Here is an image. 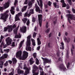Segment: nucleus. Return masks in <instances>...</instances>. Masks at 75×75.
<instances>
[{
    "instance_id": "nucleus-59",
    "label": "nucleus",
    "mask_w": 75,
    "mask_h": 75,
    "mask_svg": "<svg viewBox=\"0 0 75 75\" xmlns=\"http://www.w3.org/2000/svg\"><path fill=\"white\" fill-rule=\"evenodd\" d=\"M61 2L62 3V4L65 3V2H64V0H62L61 1Z\"/></svg>"
},
{
    "instance_id": "nucleus-13",
    "label": "nucleus",
    "mask_w": 75,
    "mask_h": 75,
    "mask_svg": "<svg viewBox=\"0 0 75 75\" xmlns=\"http://www.w3.org/2000/svg\"><path fill=\"white\" fill-rule=\"evenodd\" d=\"M10 2V1H8V2L5 3V4H4V8L6 9L9 7V3Z\"/></svg>"
},
{
    "instance_id": "nucleus-42",
    "label": "nucleus",
    "mask_w": 75,
    "mask_h": 75,
    "mask_svg": "<svg viewBox=\"0 0 75 75\" xmlns=\"http://www.w3.org/2000/svg\"><path fill=\"white\" fill-rule=\"evenodd\" d=\"M36 35H37V33L34 32L33 33V38L35 37Z\"/></svg>"
},
{
    "instance_id": "nucleus-22",
    "label": "nucleus",
    "mask_w": 75,
    "mask_h": 75,
    "mask_svg": "<svg viewBox=\"0 0 75 75\" xmlns=\"http://www.w3.org/2000/svg\"><path fill=\"white\" fill-rule=\"evenodd\" d=\"M24 40H23L22 41H21V42L20 43L19 47V49H20L21 47H22V44L24 43Z\"/></svg>"
},
{
    "instance_id": "nucleus-33",
    "label": "nucleus",
    "mask_w": 75,
    "mask_h": 75,
    "mask_svg": "<svg viewBox=\"0 0 75 75\" xmlns=\"http://www.w3.org/2000/svg\"><path fill=\"white\" fill-rule=\"evenodd\" d=\"M36 60V64L37 65H39V63H40L39 62V60H38V59L37 58H36L35 59Z\"/></svg>"
},
{
    "instance_id": "nucleus-8",
    "label": "nucleus",
    "mask_w": 75,
    "mask_h": 75,
    "mask_svg": "<svg viewBox=\"0 0 75 75\" xmlns=\"http://www.w3.org/2000/svg\"><path fill=\"white\" fill-rule=\"evenodd\" d=\"M23 55L22 57H21V59L24 60L25 59H26L28 57V53L25 51L23 52Z\"/></svg>"
},
{
    "instance_id": "nucleus-4",
    "label": "nucleus",
    "mask_w": 75,
    "mask_h": 75,
    "mask_svg": "<svg viewBox=\"0 0 75 75\" xmlns=\"http://www.w3.org/2000/svg\"><path fill=\"white\" fill-rule=\"evenodd\" d=\"M67 17H68V21H69L70 24H71L70 19L71 20H75V16H74V15H71V14H67Z\"/></svg>"
},
{
    "instance_id": "nucleus-60",
    "label": "nucleus",
    "mask_w": 75,
    "mask_h": 75,
    "mask_svg": "<svg viewBox=\"0 0 75 75\" xmlns=\"http://www.w3.org/2000/svg\"><path fill=\"white\" fill-rule=\"evenodd\" d=\"M67 12L68 13H71V12L69 10L67 11Z\"/></svg>"
},
{
    "instance_id": "nucleus-7",
    "label": "nucleus",
    "mask_w": 75,
    "mask_h": 75,
    "mask_svg": "<svg viewBox=\"0 0 75 75\" xmlns=\"http://www.w3.org/2000/svg\"><path fill=\"white\" fill-rule=\"evenodd\" d=\"M8 30V32L10 33L13 30V28H12V26L11 25H8L7 26V28L5 27L4 28V31H7Z\"/></svg>"
},
{
    "instance_id": "nucleus-41",
    "label": "nucleus",
    "mask_w": 75,
    "mask_h": 75,
    "mask_svg": "<svg viewBox=\"0 0 75 75\" xmlns=\"http://www.w3.org/2000/svg\"><path fill=\"white\" fill-rule=\"evenodd\" d=\"M4 64V62L3 61H0V65H3Z\"/></svg>"
},
{
    "instance_id": "nucleus-29",
    "label": "nucleus",
    "mask_w": 75,
    "mask_h": 75,
    "mask_svg": "<svg viewBox=\"0 0 75 75\" xmlns=\"http://www.w3.org/2000/svg\"><path fill=\"white\" fill-rule=\"evenodd\" d=\"M27 6H24L23 8L22 9V12L24 11H25V10L27 9Z\"/></svg>"
},
{
    "instance_id": "nucleus-44",
    "label": "nucleus",
    "mask_w": 75,
    "mask_h": 75,
    "mask_svg": "<svg viewBox=\"0 0 75 75\" xmlns=\"http://www.w3.org/2000/svg\"><path fill=\"white\" fill-rule=\"evenodd\" d=\"M14 74V69L13 70V71L9 74V75H13Z\"/></svg>"
},
{
    "instance_id": "nucleus-61",
    "label": "nucleus",
    "mask_w": 75,
    "mask_h": 75,
    "mask_svg": "<svg viewBox=\"0 0 75 75\" xmlns=\"http://www.w3.org/2000/svg\"><path fill=\"white\" fill-rule=\"evenodd\" d=\"M40 49V46H38L37 47V50H39Z\"/></svg>"
},
{
    "instance_id": "nucleus-12",
    "label": "nucleus",
    "mask_w": 75,
    "mask_h": 75,
    "mask_svg": "<svg viewBox=\"0 0 75 75\" xmlns=\"http://www.w3.org/2000/svg\"><path fill=\"white\" fill-rule=\"evenodd\" d=\"M35 7H36V11L37 12H38L39 13H41L42 12V11H41L40 10V8L38 6H37V4H35Z\"/></svg>"
},
{
    "instance_id": "nucleus-6",
    "label": "nucleus",
    "mask_w": 75,
    "mask_h": 75,
    "mask_svg": "<svg viewBox=\"0 0 75 75\" xmlns=\"http://www.w3.org/2000/svg\"><path fill=\"white\" fill-rule=\"evenodd\" d=\"M24 69L25 70V72L24 73V75H27L28 74H29V73L30 72V70H31V68L30 67H29V68L28 67H26V64H25Z\"/></svg>"
},
{
    "instance_id": "nucleus-32",
    "label": "nucleus",
    "mask_w": 75,
    "mask_h": 75,
    "mask_svg": "<svg viewBox=\"0 0 75 75\" xmlns=\"http://www.w3.org/2000/svg\"><path fill=\"white\" fill-rule=\"evenodd\" d=\"M53 4L55 8H59V6L57 5V3L55 2L53 3Z\"/></svg>"
},
{
    "instance_id": "nucleus-24",
    "label": "nucleus",
    "mask_w": 75,
    "mask_h": 75,
    "mask_svg": "<svg viewBox=\"0 0 75 75\" xmlns=\"http://www.w3.org/2000/svg\"><path fill=\"white\" fill-rule=\"evenodd\" d=\"M31 41L32 42L33 45V46H35V40L33 38H31Z\"/></svg>"
},
{
    "instance_id": "nucleus-18",
    "label": "nucleus",
    "mask_w": 75,
    "mask_h": 75,
    "mask_svg": "<svg viewBox=\"0 0 75 75\" xmlns=\"http://www.w3.org/2000/svg\"><path fill=\"white\" fill-rule=\"evenodd\" d=\"M4 42H2L1 43V46H0V52L1 53H3V52L2 50V49H1V47H3V46H4Z\"/></svg>"
},
{
    "instance_id": "nucleus-45",
    "label": "nucleus",
    "mask_w": 75,
    "mask_h": 75,
    "mask_svg": "<svg viewBox=\"0 0 75 75\" xmlns=\"http://www.w3.org/2000/svg\"><path fill=\"white\" fill-rule=\"evenodd\" d=\"M30 24V21L29 20H28L27 22L26 23V25H28Z\"/></svg>"
},
{
    "instance_id": "nucleus-37",
    "label": "nucleus",
    "mask_w": 75,
    "mask_h": 75,
    "mask_svg": "<svg viewBox=\"0 0 75 75\" xmlns=\"http://www.w3.org/2000/svg\"><path fill=\"white\" fill-rule=\"evenodd\" d=\"M3 56H4L5 58H7V57H8V54H4Z\"/></svg>"
},
{
    "instance_id": "nucleus-62",
    "label": "nucleus",
    "mask_w": 75,
    "mask_h": 75,
    "mask_svg": "<svg viewBox=\"0 0 75 75\" xmlns=\"http://www.w3.org/2000/svg\"><path fill=\"white\" fill-rule=\"evenodd\" d=\"M8 62H9V63L10 64L12 63V61L11 60H9Z\"/></svg>"
},
{
    "instance_id": "nucleus-63",
    "label": "nucleus",
    "mask_w": 75,
    "mask_h": 75,
    "mask_svg": "<svg viewBox=\"0 0 75 75\" xmlns=\"http://www.w3.org/2000/svg\"><path fill=\"white\" fill-rule=\"evenodd\" d=\"M75 46L74 45H72V49H74L75 48Z\"/></svg>"
},
{
    "instance_id": "nucleus-50",
    "label": "nucleus",
    "mask_w": 75,
    "mask_h": 75,
    "mask_svg": "<svg viewBox=\"0 0 75 75\" xmlns=\"http://www.w3.org/2000/svg\"><path fill=\"white\" fill-rule=\"evenodd\" d=\"M16 15H17V16H18L19 17L20 16H22V14L21 13H19L17 14H16Z\"/></svg>"
},
{
    "instance_id": "nucleus-47",
    "label": "nucleus",
    "mask_w": 75,
    "mask_h": 75,
    "mask_svg": "<svg viewBox=\"0 0 75 75\" xmlns=\"http://www.w3.org/2000/svg\"><path fill=\"white\" fill-rule=\"evenodd\" d=\"M4 8L2 7H0V11H3V10Z\"/></svg>"
},
{
    "instance_id": "nucleus-16",
    "label": "nucleus",
    "mask_w": 75,
    "mask_h": 75,
    "mask_svg": "<svg viewBox=\"0 0 75 75\" xmlns=\"http://www.w3.org/2000/svg\"><path fill=\"white\" fill-rule=\"evenodd\" d=\"M27 27L25 26H23L22 27V29H20L21 32L22 33H25L26 31Z\"/></svg>"
},
{
    "instance_id": "nucleus-17",
    "label": "nucleus",
    "mask_w": 75,
    "mask_h": 75,
    "mask_svg": "<svg viewBox=\"0 0 75 75\" xmlns=\"http://www.w3.org/2000/svg\"><path fill=\"white\" fill-rule=\"evenodd\" d=\"M39 1H40V3H39V1L37 0V2L38 4V5L41 8H42V0H39Z\"/></svg>"
},
{
    "instance_id": "nucleus-11",
    "label": "nucleus",
    "mask_w": 75,
    "mask_h": 75,
    "mask_svg": "<svg viewBox=\"0 0 75 75\" xmlns=\"http://www.w3.org/2000/svg\"><path fill=\"white\" fill-rule=\"evenodd\" d=\"M22 55V52L20 50L18 51L16 53V57H17V58H18V57H19L20 58H21V57Z\"/></svg>"
},
{
    "instance_id": "nucleus-20",
    "label": "nucleus",
    "mask_w": 75,
    "mask_h": 75,
    "mask_svg": "<svg viewBox=\"0 0 75 75\" xmlns=\"http://www.w3.org/2000/svg\"><path fill=\"white\" fill-rule=\"evenodd\" d=\"M35 1V0H31V2H29L28 4V5L29 6V7L28 8H31V7H32V3L34 1Z\"/></svg>"
},
{
    "instance_id": "nucleus-21",
    "label": "nucleus",
    "mask_w": 75,
    "mask_h": 75,
    "mask_svg": "<svg viewBox=\"0 0 75 75\" xmlns=\"http://www.w3.org/2000/svg\"><path fill=\"white\" fill-rule=\"evenodd\" d=\"M30 63V65H32L33 63H34L35 62L33 60V58H31L29 60Z\"/></svg>"
},
{
    "instance_id": "nucleus-56",
    "label": "nucleus",
    "mask_w": 75,
    "mask_h": 75,
    "mask_svg": "<svg viewBox=\"0 0 75 75\" xmlns=\"http://www.w3.org/2000/svg\"><path fill=\"white\" fill-rule=\"evenodd\" d=\"M9 51H10V50L9 49L5 50V51H6V52H9Z\"/></svg>"
},
{
    "instance_id": "nucleus-52",
    "label": "nucleus",
    "mask_w": 75,
    "mask_h": 75,
    "mask_svg": "<svg viewBox=\"0 0 75 75\" xmlns=\"http://www.w3.org/2000/svg\"><path fill=\"white\" fill-rule=\"evenodd\" d=\"M12 47H15V42H13L12 44Z\"/></svg>"
},
{
    "instance_id": "nucleus-34",
    "label": "nucleus",
    "mask_w": 75,
    "mask_h": 75,
    "mask_svg": "<svg viewBox=\"0 0 75 75\" xmlns=\"http://www.w3.org/2000/svg\"><path fill=\"white\" fill-rule=\"evenodd\" d=\"M47 4L49 6H51L52 2H51L50 1H49L48 2Z\"/></svg>"
},
{
    "instance_id": "nucleus-26",
    "label": "nucleus",
    "mask_w": 75,
    "mask_h": 75,
    "mask_svg": "<svg viewBox=\"0 0 75 75\" xmlns=\"http://www.w3.org/2000/svg\"><path fill=\"white\" fill-rule=\"evenodd\" d=\"M39 68L40 70V75H43V70L42 69L41 67H39Z\"/></svg>"
},
{
    "instance_id": "nucleus-28",
    "label": "nucleus",
    "mask_w": 75,
    "mask_h": 75,
    "mask_svg": "<svg viewBox=\"0 0 75 75\" xmlns=\"http://www.w3.org/2000/svg\"><path fill=\"white\" fill-rule=\"evenodd\" d=\"M18 20H20V18H19V16H18L17 15H16L15 21H18Z\"/></svg>"
},
{
    "instance_id": "nucleus-55",
    "label": "nucleus",
    "mask_w": 75,
    "mask_h": 75,
    "mask_svg": "<svg viewBox=\"0 0 75 75\" xmlns=\"http://www.w3.org/2000/svg\"><path fill=\"white\" fill-rule=\"evenodd\" d=\"M28 1V0H25V2L24 3V4H27L28 2L27 1Z\"/></svg>"
},
{
    "instance_id": "nucleus-38",
    "label": "nucleus",
    "mask_w": 75,
    "mask_h": 75,
    "mask_svg": "<svg viewBox=\"0 0 75 75\" xmlns=\"http://www.w3.org/2000/svg\"><path fill=\"white\" fill-rule=\"evenodd\" d=\"M50 28H49L46 30L45 32L46 33H49V31H50Z\"/></svg>"
},
{
    "instance_id": "nucleus-9",
    "label": "nucleus",
    "mask_w": 75,
    "mask_h": 75,
    "mask_svg": "<svg viewBox=\"0 0 75 75\" xmlns=\"http://www.w3.org/2000/svg\"><path fill=\"white\" fill-rule=\"evenodd\" d=\"M34 13V10L33 9H30V12L29 14L27 13H25L24 15V17H27V16H28V17L30 16V15L31 14H33Z\"/></svg>"
},
{
    "instance_id": "nucleus-2",
    "label": "nucleus",
    "mask_w": 75,
    "mask_h": 75,
    "mask_svg": "<svg viewBox=\"0 0 75 75\" xmlns=\"http://www.w3.org/2000/svg\"><path fill=\"white\" fill-rule=\"evenodd\" d=\"M8 12H9V11L7 10L4 13L1 14V17L0 19H2L5 21H6L8 17Z\"/></svg>"
},
{
    "instance_id": "nucleus-51",
    "label": "nucleus",
    "mask_w": 75,
    "mask_h": 75,
    "mask_svg": "<svg viewBox=\"0 0 75 75\" xmlns=\"http://www.w3.org/2000/svg\"><path fill=\"white\" fill-rule=\"evenodd\" d=\"M35 19L36 18H35L34 17H33L32 18V21L33 22H35Z\"/></svg>"
},
{
    "instance_id": "nucleus-53",
    "label": "nucleus",
    "mask_w": 75,
    "mask_h": 75,
    "mask_svg": "<svg viewBox=\"0 0 75 75\" xmlns=\"http://www.w3.org/2000/svg\"><path fill=\"white\" fill-rule=\"evenodd\" d=\"M17 2H18V1H17V0H15L14 3V5H16V4L17 3Z\"/></svg>"
},
{
    "instance_id": "nucleus-48",
    "label": "nucleus",
    "mask_w": 75,
    "mask_h": 75,
    "mask_svg": "<svg viewBox=\"0 0 75 75\" xmlns=\"http://www.w3.org/2000/svg\"><path fill=\"white\" fill-rule=\"evenodd\" d=\"M62 4L63 7H66V4H65V3H63Z\"/></svg>"
},
{
    "instance_id": "nucleus-1",
    "label": "nucleus",
    "mask_w": 75,
    "mask_h": 75,
    "mask_svg": "<svg viewBox=\"0 0 75 75\" xmlns=\"http://www.w3.org/2000/svg\"><path fill=\"white\" fill-rule=\"evenodd\" d=\"M27 41L26 42V50L27 51H31V47H30L31 45V41L30 40V38H31V35H28L27 37Z\"/></svg>"
},
{
    "instance_id": "nucleus-58",
    "label": "nucleus",
    "mask_w": 75,
    "mask_h": 75,
    "mask_svg": "<svg viewBox=\"0 0 75 75\" xmlns=\"http://www.w3.org/2000/svg\"><path fill=\"white\" fill-rule=\"evenodd\" d=\"M72 11L74 13H75V10L74 8H72Z\"/></svg>"
},
{
    "instance_id": "nucleus-30",
    "label": "nucleus",
    "mask_w": 75,
    "mask_h": 75,
    "mask_svg": "<svg viewBox=\"0 0 75 75\" xmlns=\"http://www.w3.org/2000/svg\"><path fill=\"white\" fill-rule=\"evenodd\" d=\"M12 61L13 64H16L17 62V60L15 58H13L12 59Z\"/></svg>"
},
{
    "instance_id": "nucleus-23",
    "label": "nucleus",
    "mask_w": 75,
    "mask_h": 75,
    "mask_svg": "<svg viewBox=\"0 0 75 75\" xmlns=\"http://www.w3.org/2000/svg\"><path fill=\"white\" fill-rule=\"evenodd\" d=\"M61 45L60 46V49L61 50H64V43L63 42H62L61 43Z\"/></svg>"
},
{
    "instance_id": "nucleus-64",
    "label": "nucleus",
    "mask_w": 75,
    "mask_h": 75,
    "mask_svg": "<svg viewBox=\"0 0 75 75\" xmlns=\"http://www.w3.org/2000/svg\"><path fill=\"white\" fill-rule=\"evenodd\" d=\"M16 25L15 24H14L13 25V28H16Z\"/></svg>"
},
{
    "instance_id": "nucleus-10",
    "label": "nucleus",
    "mask_w": 75,
    "mask_h": 75,
    "mask_svg": "<svg viewBox=\"0 0 75 75\" xmlns=\"http://www.w3.org/2000/svg\"><path fill=\"white\" fill-rule=\"evenodd\" d=\"M38 21L39 25L40 27H41V24L42 23V15L39 14L38 15Z\"/></svg>"
},
{
    "instance_id": "nucleus-49",
    "label": "nucleus",
    "mask_w": 75,
    "mask_h": 75,
    "mask_svg": "<svg viewBox=\"0 0 75 75\" xmlns=\"http://www.w3.org/2000/svg\"><path fill=\"white\" fill-rule=\"evenodd\" d=\"M49 26L48 25V23L47 22L46 23V28H48Z\"/></svg>"
},
{
    "instance_id": "nucleus-31",
    "label": "nucleus",
    "mask_w": 75,
    "mask_h": 75,
    "mask_svg": "<svg viewBox=\"0 0 75 75\" xmlns=\"http://www.w3.org/2000/svg\"><path fill=\"white\" fill-rule=\"evenodd\" d=\"M22 21L23 22V23H26V21H27V18H23V19H22Z\"/></svg>"
},
{
    "instance_id": "nucleus-19",
    "label": "nucleus",
    "mask_w": 75,
    "mask_h": 75,
    "mask_svg": "<svg viewBox=\"0 0 75 75\" xmlns=\"http://www.w3.org/2000/svg\"><path fill=\"white\" fill-rule=\"evenodd\" d=\"M15 9V8H14V7L12 6L11 7V9L10 10V11L12 14H14L15 12L13 10H14Z\"/></svg>"
},
{
    "instance_id": "nucleus-40",
    "label": "nucleus",
    "mask_w": 75,
    "mask_h": 75,
    "mask_svg": "<svg viewBox=\"0 0 75 75\" xmlns=\"http://www.w3.org/2000/svg\"><path fill=\"white\" fill-rule=\"evenodd\" d=\"M3 55L2 56H1L0 57V61L2 59H5Z\"/></svg>"
},
{
    "instance_id": "nucleus-43",
    "label": "nucleus",
    "mask_w": 75,
    "mask_h": 75,
    "mask_svg": "<svg viewBox=\"0 0 75 75\" xmlns=\"http://www.w3.org/2000/svg\"><path fill=\"white\" fill-rule=\"evenodd\" d=\"M67 1L69 2L70 5H71V4H72V3H71V0H67Z\"/></svg>"
},
{
    "instance_id": "nucleus-54",
    "label": "nucleus",
    "mask_w": 75,
    "mask_h": 75,
    "mask_svg": "<svg viewBox=\"0 0 75 75\" xmlns=\"http://www.w3.org/2000/svg\"><path fill=\"white\" fill-rule=\"evenodd\" d=\"M39 73V72L35 73L34 74H33V75H38V74Z\"/></svg>"
},
{
    "instance_id": "nucleus-15",
    "label": "nucleus",
    "mask_w": 75,
    "mask_h": 75,
    "mask_svg": "<svg viewBox=\"0 0 75 75\" xmlns=\"http://www.w3.org/2000/svg\"><path fill=\"white\" fill-rule=\"evenodd\" d=\"M63 39L64 41L66 42H70V38H67L65 36H64L63 38Z\"/></svg>"
},
{
    "instance_id": "nucleus-27",
    "label": "nucleus",
    "mask_w": 75,
    "mask_h": 75,
    "mask_svg": "<svg viewBox=\"0 0 75 75\" xmlns=\"http://www.w3.org/2000/svg\"><path fill=\"white\" fill-rule=\"evenodd\" d=\"M37 40L38 41V45H40L41 44V41H40V38H38L37 39Z\"/></svg>"
},
{
    "instance_id": "nucleus-5",
    "label": "nucleus",
    "mask_w": 75,
    "mask_h": 75,
    "mask_svg": "<svg viewBox=\"0 0 75 75\" xmlns=\"http://www.w3.org/2000/svg\"><path fill=\"white\" fill-rule=\"evenodd\" d=\"M5 41L6 42L7 45H10V44H11V43L13 42V40L10 37H8L6 39Z\"/></svg>"
},
{
    "instance_id": "nucleus-35",
    "label": "nucleus",
    "mask_w": 75,
    "mask_h": 75,
    "mask_svg": "<svg viewBox=\"0 0 75 75\" xmlns=\"http://www.w3.org/2000/svg\"><path fill=\"white\" fill-rule=\"evenodd\" d=\"M33 69H38V67H37L35 65H34L33 66Z\"/></svg>"
},
{
    "instance_id": "nucleus-57",
    "label": "nucleus",
    "mask_w": 75,
    "mask_h": 75,
    "mask_svg": "<svg viewBox=\"0 0 75 75\" xmlns=\"http://www.w3.org/2000/svg\"><path fill=\"white\" fill-rule=\"evenodd\" d=\"M69 64H70L69 63H68L67 66V68H68L69 67Z\"/></svg>"
},
{
    "instance_id": "nucleus-39",
    "label": "nucleus",
    "mask_w": 75,
    "mask_h": 75,
    "mask_svg": "<svg viewBox=\"0 0 75 75\" xmlns=\"http://www.w3.org/2000/svg\"><path fill=\"white\" fill-rule=\"evenodd\" d=\"M18 68H20L21 69H22V64L21 63L19 65V66L18 67Z\"/></svg>"
},
{
    "instance_id": "nucleus-14",
    "label": "nucleus",
    "mask_w": 75,
    "mask_h": 75,
    "mask_svg": "<svg viewBox=\"0 0 75 75\" xmlns=\"http://www.w3.org/2000/svg\"><path fill=\"white\" fill-rule=\"evenodd\" d=\"M42 59H43L44 62H49L50 63L51 62V60H49L48 59H47V58H44L43 57H42Z\"/></svg>"
},
{
    "instance_id": "nucleus-3",
    "label": "nucleus",
    "mask_w": 75,
    "mask_h": 75,
    "mask_svg": "<svg viewBox=\"0 0 75 75\" xmlns=\"http://www.w3.org/2000/svg\"><path fill=\"white\" fill-rule=\"evenodd\" d=\"M19 27L20 26L18 25L17 28L13 30L14 34L16 35L15 36V38H21V34H19L18 35H17V30Z\"/></svg>"
},
{
    "instance_id": "nucleus-36",
    "label": "nucleus",
    "mask_w": 75,
    "mask_h": 75,
    "mask_svg": "<svg viewBox=\"0 0 75 75\" xmlns=\"http://www.w3.org/2000/svg\"><path fill=\"white\" fill-rule=\"evenodd\" d=\"M33 56L35 58L37 56V53H34L33 54Z\"/></svg>"
},
{
    "instance_id": "nucleus-46",
    "label": "nucleus",
    "mask_w": 75,
    "mask_h": 75,
    "mask_svg": "<svg viewBox=\"0 0 75 75\" xmlns=\"http://www.w3.org/2000/svg\"><path fill=\"white\" fill-rule=\"evenodd\" d=\"M5 66L7 67L8 65V61H6L5 63L4 64Z\"/></svg>"
},
{
    "instance_id": "nucleus-25",
    "label": "nucleus",
    "mask_w": 75,
    "mask_h": 75,
    "mask_svg": "<svg viewBox=\"0 0 75 75\" xmlns=\"http://www.w3.org/2000/svg\"><path fill=\"white\" fill-rule=\"evenodd\" d=\"M18 74H23L24 71L23 70H20V69H18Z\"/></svg>"
}]
</instances>
